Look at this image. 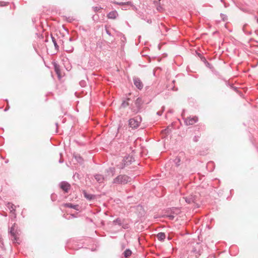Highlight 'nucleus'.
I'll list each match as a JSON object with an SVG mask.
<instances>
[{
  "mask_svg": "<svg viewBox=\"0 0 258 258\" xmlns=\"http://www.w3.org/2000/svg\"><path fill=\"white\" fill-rule=\"evenodd\" d=\"M130 177L125 174H120L116 177L112 181L113 184H125L130 181Z\"/></svg>",
  "mask_w": 258,
  "mask_h": 258,
  "instance_id": "obj_1",
  "label": "nucleus"
},
{
  "mask_svg": "<svg viewBox=\"0 0 258 258\" xmlns=\"http://www.w3.org/2000/svg\"><path fill=\"white\" fill-rule=\"evenodd\" d=\"M135 161V158L132 155H128L123 157L122 162L120 163L119 168L122 169L125 167L131 164Z\"/></svg>",
  "mask_w": 258,
  "mask_h": 258,
  "instance_id": "obj_2",
  "label": "nucleus"
},
{
  "mask_svg": "<svg viewBox=\"0 0 258 258\" xmlns=\"http://www.w3.org/2000/svg\"><path fill=\"white\" fill-rule=\"evenodd\" d=\"M143 103V100L141 98L138 97L135 101V106L132 108V110L135 113L140 112L142 109V105Z\"/></svg>",
  "mask_w": 258,
  "mask_h": 258,
  "instance_id": "obj_3",
  "label": "nucleus"
},
{
  "mask_svg": "<svg viewBox=\"0 0 258 258\" xmlns=\"http://www.w3.org/2000/svg\"><path fill=\"white\" fill-rule=\"evenodd\" d=\"M141 120L142 118L141 116H139V118H138V117L131 118L128 120V125L130 127L133 128H136L139 126Z\"/></svg>",
  "mask_w": 258,
  "mask_h": 258,
  "instance_id": "obj_4",
  "label": "nucleus"
},
{
  "mask_svg": "<svg viewBox=\"0 0 258 258\" xmlns=\"http://www.w3.org/2000/svg\"><path fill=\"white\" fill-rule=\"evenodd\" d=\"M16 224L15 223L13 226L11 227V228L10 229L9 232L11 234V236L12 237V240L14 243H17L18 244L20 243V239L18 237H17L16 232H15V227Z\"/></svg>",
  "mask_w": 258,
  "mask_h": 258,
  "instance_id": "obj_5",
  "label": "nucleus"
},
{
  "mask_svg": "<svg viewBox=\"0 0 258 258\" xmlns=\"http://www.w3.org/2000/svg\"><path fill=\"white\" fill-rule=\"evenodd\" d=\"M59 187L65 193H68L71 188V185L68 182L63 181L59 183Z\"/></svg>",
  "mask_w": 258,
  "mask_h": 258,
  "instance_id": "obj_6",
  "label": "nucleus"
},
{
  "mask_svg": "<svg viewBox=\"0 0 258 258\" xmlns=\"http://www.w3.org/2000/svg\"><path fill=\"white\" fill-rule=\"evenodd\" d=\"M133 82L135 86L139 90H142L143 88V84L140 78L134 77Z\"/></svg>",
  "mask_w": 258,
  "mask_h": 258,
  "instance_id": "obj_7",
  "label": "nucleus"
},
{
  "mask_svg": "<svg viewBox=\"0 0 258 258\" xmlns=\"http://www.w3.org/2000/svg\"><path fill=\"white\" fill-rule=\"evenodd\" d=\"M198 121V118L197 116H194L193 117H189L188 118H186L184 120V122L185 123L186 125H192L194 124L195 123L197 122Z\"/></svg>",
  "mask_w": 258,
  "mask_h": 258,
  "instance_id": "obj_8",
  "label": "nucleus"
},
{
  "mask_svg": "<svg viewBox=\"0 0 258 258\" xmlns=\"http://www.w3.org/2000/svg\"><path fill=\"white\" fill-rule=\"evenodd\" d=\"M52 64L54 68V71L58 77L60 76V69L59 65L56 61H52Z\"/></svg>",
  "mask_w": 258,
  "mask_h": 258,
  "instance_id": "obj_9",
  "label": "nucleus"
},
{
  "mask_svg": "<svg viewBox=\"0 0 258 258\" xmlns=\"http://www.w3.org/2000/svg\"><path fill=\"white\" fill-rule=\"evenodd\" d=\"M185 202L188 204H191L195 202L196 196L194 195H190L187 197H184Z\"/></svg>",
  "mask_w": 258,
  "mask_h": 258,
  "instance_id": "obj_10",
  "label": "nucleus"
},
{
  "mask_svg": "<svg viewBox=\"0 0 258 258\" xmlns=\"http://www.w3.org/2000/svg\"><path fill=\"white\" fill-rule=\"evenodd\" d=\"M63 206L66 208H72L77 211L79 210V206L78 205H74L72 203H68L63 204Z\"/></svg>",
  "mask_w": 258,
  "mask_h": 258,
  "instance_id": "obj_11",
  "label": "nucleus"
},
{
  "mask_svg": "<svg viewBox=\"0 0 258 258\" xmlns=\"http://www.w3.org/2000/svg\"><path fill=\"white\" fill-rule=\"evenodd\" d=\"M73 158H75L76 161L80 164H82L84 162L83 158L79 154L74 153L73 156Z\"/></svg>",
  "mask_w": 258,
  "mask_h": 258,
  "instance_id": "obj_12",
  "label": "nucleus"
},
{
  "mask_svg": "<svg viewBox=\"0 0 258 258\" xmlns=\"http://www.w3.org/2000/svg\"><path fill=\"white\" fill-rule=\"evenodd\" d=\"M83 195L84 197L89 201H91L95 199L96 196L93 194H90L87 192L85 190H84Z\"/></svg>",
  "mask_w": 258,
  "mask_h": 258,
  "instance_id": "obj_13",
  "label": "nucleus"
},
{
  "mask_svg": "<svg viewBox=\"0 0 258 258\" xmlns=\"http://www.w3.org/2000/svg\"><path fill=\"white\" fill-rule=\"evenodd\" d=\"M237 7L238 8V9L239 10H240L241 11H242L244 13H247V14H251V15H253V13H254V11L253 10H250V9H248L247 8L239 7L238 6H237Z\"/></svg>",
  "mask_w": 258,
  "mask_h": 258,
  "instance_id": "obj_14",
  "label": "nucleus"
},
{
  "mask_svg": "<svg viewBox=\"0 0 258 258\" xmlns=\"http://www.w3.org/2000/svg\"><path fill=\"white\" fill-rule=\"evenodd\" d=\"M156 237L159 241L163 242L166 238V234L165 233L161 232L157 234Z\"/></svg>",
  "mask_w": 258,
  "mask_h": 258,
  "instance_id": "obj_15",
  "label": "nucleus"
},
{
  "mask_svg": "<svg viewBox=\"0 0 258 258\" xmlns=\"http://www.w3.org/2000/svg\"><path fill=\"white\" fill-rule=\"evenodd\" d=\"M118 16V13L116 11H113L110 12L107 14V18L110 19H115Z\"/></svg>",
  "mask_w": 258,
  "mask_h": 258,
  "instance_id": "obj_16",
  "label": "nucleus"
},
{
  "mask_svg": "<svg viewBox=\"0 0 258 258\" xmlns=\"http://www.w3.org/2000/svg\"><path fill=\"white\" fill-rule=\"evenodd\" d=\"M196 245L197 246H194L191 252L196 254V256H197L201 255V250L200 248L198 247L199 246L198 243H197Z\"/></svg>",
  "mask_w": 258,
  "mask_h": 258,
  "instance_id": "obj_17",
  "label": "nucleus"
},
{
  "mask_svg": "<svg viewBox=\"0 0 258 258\" xmlns=\"http://www.w3.org/2000/svg\"><path fill=\"white\" fill-rule=\"evenodd\" d=\"M94 178L97 180V181L100 183H102L104 179L103 176L99 174L95 175Z\"/></svg>",
  "mask_w": 258,
  "mask_h": 258,
  "instance_id": "obj_18",
  "label": "nucleus"
},
{
  "mask_svg": "<svg viewBox=\"0 0 258 258\" xmlns=\"http://www.w3.org/2000/svg\"><path fill=\"white\" fill-rule=\"evenodd\" d=\"M169 213L175 215H177L180 213V210L179 209L177 208L173 207L170 210H169Z\"/></svg>",
  "mask_w": 258,
  "mask_h": 258,
  "instance_id": "obj_19",
  "label": "nucleus"
},
{
  "mask_svg": "<svg viewBox=\"0 0 258 258\" xmlns=\"http://www.w3.org/2000/svg\"><path fill=\"white\" fill-rule=\"evenodd\" d=\"M115 168L113 167H110L106 169V172L109 175H111L113 176L115 173Z\"/></svg>",
  "mask_w": 258,
  "mask_h": 258,
  "instance_id": "obj_20",
  "label": "nucleus"
},
{
  "mask_svg": "<svg viewBox=\"0 0 258 258\" xmlns=\"http://www.w3.org/2000/svg\"><path fill=\"white\" fill-rule=\"evenodd\" d=\"M124 220H122L119 218H117L113 221L112 223L114 225H118L119 226L122 225V222Z\"/></svg>",
  "mask_w": 258,
  "mask_h": 258,
  "instance_id": "obj_21",
  "label": "nucleus"
},
{
  "mask_svg": "<svg viewBox=\"0 0 258 258\" xmlns=\"http://www.w3.org/2000/svg\"><path fill=\"white\" fill-rule=\"evenodd\" d=\"M118 5H122V6H124V10H126L127 9V7L126 6H133V3L131 2H126V3H117Z\"/></svg>",
  "mask_w": 258,
  "mask_h": 258,
  "instance_id": "obj_22",
  "label": "nucleus"
},
{
  "mask_svg": "<svg viewBox=\"0 0 258 258\" xmlns=\"http://www.w3.org/2000/svg\"><path fill=\"white\" fill-rule=\"evenodd\" d=\"M51 38L52 40V41L54 44L55 49L57 51L59 49V46L58 45L57 42L55 39V38L52 36V35H51Z\"/></svg>",
  "mask_w": 258,
  "mask_h": 258,
  "instance_id": "obj_23",
  "label": "nucleus"
},
{
  "mask_svg": "<svg viewBox=\"0 0 258 258\" xmlns=\"http://www.w3.org/2000/svg\"><path fill=\"white\" fill-rule=\"evenodd\" d=\"M132 253V251L130 249H126L124 252H123V256L124 257L127 258L129 257Z\"/></svg>",
  "mask_w": 258,
  "mask_h": 258,
  "instance_id": "obj_24",
  "label": "nucleus"
},
{
  "mask_svg": "<svg viewBox=\"0 0 258 258\" xmlns=\"http://www.w3.org/2000/svg\"><path fill=\"white\" fill-rule=\"evenodd\" d=\"M127 101L123 100L121 104V106L123 108H125L129 105V103L128 102V101L130 100V98H127L126 99Z\"/></svg>",
  "mask_w": 258,
  "mask_h": 258,
  "instance_id": "obj_25",
  "label": "nucleus"
},
{
  "mask_svg": "<svg viewBox=\"0 0 258 258\" xmlns=\"http://www.w3.org/2000/svg\"><path fill=\"white\" fill-rule=\"evenodd\" d=\"M166 217L167 218H168L169 220H173L175 217V216L174 215L170 213L169 211L167 212V214L166 215Z\"/></svg>",
  "mask_w": 258,
  "mask_h": 258,
  "instance_id": "obj_26",
  "label": "nucleus"
},
{
  "mask_svg": "<svg viewBox=\"0 0 258 258\" xmlns=\"http://www.w3.org/2000/svg\"><path fill=\"white\" fill-rule=\"evenodd\" d=\"M174 163L176 165V166H178L180 165V159L178 157H176L175 159L173 160Z\"/></svg>",
  "mask_w": 258,
  "mask_h": 258,
  "instance_id": "obj_27",
  "label": "nucleus"
},
{
  "mask_svg": "<svg viewBox=\"0 0 258 258\" xmlns=\"http://www.w3.org/2000/svg\"><path fill=\"white\" fill-rule=\"evenodd\" d=\"M7 206L9 209L10 210H11L13 209H16V206L14 204H13L12 203H8L7 204Z\"/></svg>",
  "mask_w": 258,
  "mask_h": 258,
  "instance_id": "obj_28",
  "label": "nucleus"
},
{
  "mask_svg": "<svg viewBox=\"0 0 258 258\" xmlns=\"http://www.w3.org/2000/svg\"><path fill=\"white\" fill-rule=\"evenodd\" d=\"M120 226H121L122 228L124 229H127L129 228L128 224L127 223H123V221H122V225H121Z\"/></svg>",
  "mask_w": 258,
  "mask_h": 258,
  "instance_id": "obj_29",
  "label": "nucleus"
},
{
  "mask_svg": "<svg viewBox=\"0 0 258 258\" xmlns=\"http://www.w3.org/2000/svg\"><path fill=\"white\" fill-rule=\"evenodd\" d=\"M92 9H93L94 11L95 12H98L100 9H102L100 7H93Z\"/></svg>",
  "mask_w": 258,
  "mask_h": 258,
  "instance_id": "obj_30",
  "label": "nucleus"
},
{
  "mask_svg": "<svg viewBox=\"0 0 258 258\" xmlns=\"http://www.w3.org/2000/svg\"><path fill=\"white\" fill-rule=\"evenodd\" d=\"M80 86L82 87H84L86 86V82L84 80H82L79 83Z\"/></svg>",
  "mask_w": 258,
  "mask_h": 258,
  "instance_id": "obj_31",
  "label": "nucleus"
},
{
  "mask_svg": "<svg viewBox=\"0 0 258 258\" xmlns=\"http://www.w3.org/2000/svg\"><path fill=\"white\" fill-rule=\"evenodd\" d=\"M206 66L210 69H212L213 68V66L212 65L209 63L208 61H206L205 63Z\"/></svg>",
  "mask_w": 258,
  "mask_h": 258,
  "instance_id": "obj_32",
  "label": "nucleus"
},
{
  "mask_svg": "<svg viewBox=\"0 0 258 258\" xmlns=\"http://www.w3.org/2000/svg\"><path fill=\"white\" fill-rule=\"evenodd\" d=\"M74 49V48L72 46H71L70 47H68V49H66L65 50L68 52H72Z\"/></svg>",
  "mask_w": 258,
  "mask_h": 258,
  "instance_id": "obj_33",
  "label": "nucleus"
},
{
  "mask_svg": "<svg viewBox=\"0 0 258 258\" xmlns=\"http://www.w3.org/2000/svg\"><path fill=\"white\" fill-rule=\"evenodd\" d=\"M220 16L223 21H225L226 20L227 16L221 13Z\"/></svg>",
  "mask_w": 258,
  "mask_h": 258,
  "instance_id": "obj_34",
  "label": "nucleus"
},
{
  "mask_svg": "<svg viewBox=\"0 0 258 258\" xmlns=\"http://www.w3.org/2000/svg\"><path fill=\"white\" fill-rule=\"evenodd\" d=\"M7 3L3 1H0V7H4L7 6Z\"/></svg>",
  "mask_w": 258,
  "mask_h": 258,
  "instance_id": "obj_35",
  "label": "nucleus"
},
{
  "mask_svg": "<svg viewBox=\"0 0 258 258\" xmlns=\"http://www.w3.org/2000/svg\"><path fill=\"white\" fill-rule=\"evenodd\" d=\"M74 20V19L72 17H69L67 18V21L68 22H72Z\"/></svg>",
  "mask_w": 258,
  "mask_h": 258,
  "instance_id": "obj_36",
  "label": "nucleus"
},
{
  "mask_svg": "<svg viewBox=\"0 0 258 258\" xmlns=\"http://www.w3.org/2000/svg\"><path fill=\"white\" fill-rule=\"evenodd\" d=\"M199 136H195L194 138H193V141L195 142H197L199 140Z\"/></svg>",
  "mask_w": 258,
  "mask_h": 258,
  "instance_id": "obj_37",
  "label": "nucleus"
},
{
  "mask_svg": "<svg viewBox=\"0 0 258 258\" xmlns=\"http://www.w3.org/2000/svg\"><path fill=\"white\" fill-rule=\"evenodd\" d=\"M15 212H16V209H13L11 210H10V212L14 215V217H16V214L15 213Z\"/></svg>",
  "mask_w": 258,
  "mask_h": 258,
  "instance_id": "obj_38",
  "label": "nucleus"
},
{
  "mask_svg": "<svg viewBox=\"0 0 258 258\" xmlns=\"http://www.w3.org/2000/svg\"><path fill=\"white\" fill-rule=\"evenodd\" d=\"M201 60L203 62H204V63L207 61V60H206V58L203 56H201Z\"/></svg>",
  "mask_w": 258,
  "mask_h": 258,
  "instance_id": "obj_39",
  "label": "nucleus"
},
{
  "mask_svg": "<svg viewBox=\"0 0 258 258\" xmlns=\"http://www.w3.org/2000/svg\"><path fill=\"white\" fill-rule=\"evenodd\" d=\"M59 155H60V157H61L62 156V153H59ZM58 162H59V163H62L63 162V160L62 159H61V157H60V159H59Z\"/></svg>",
  "mask_w": 258,
  "mask_h": 258,
  "instance_id": "obj_40",
  "label": "nucleus"
},
{
  "mask_svg": "<svg viewBox=\"0 0 258 258\" xmlns=\"http://www.w3.org/2000/svg\"><path fill=\"white\" fill-rule=\"evenodd\" d=\"M214 74H215L216 75L218 76V78H219V79H222V77H221V76L219 75V73H218V72L215 71V72H214Z\"/></svg>",
  "mask_w": 258,
  "mask_h": 258,
  "instance_id": "obj_41",
  "label": "nucleus"
},
{
  "mask_svg": "<svg viewBox=\"0 0 258 258\" xmlns=\"http://www.w3.org/2000/svg\"><path fill=\"white\" fill-rule=\"evenodd\" d=\"M106 33H107V35H108L109 36H112V35H111V33H110V32L108 30H107V29H106Z\"/></svg>",
  "mask_w": 258,
  "mask_h": 258,
  "instance_id": "obj_42",
  "label": "nucleus"
},
{
  "mask_svg": "<svg viewBox=\"0 0 258 258\" xmlns=\"http://www.w3.org/2000/svg\"><path fill=\"white\" fill-rule=\"evenodd\" d=\"M253 15V18L256 21V23H258V17L254 15V14Z\"/></svg>",
  "mask_w": 258,
  "mask_h": 258,
  "instance_id": "obj_43",
  "label": "nucleus"
},
{
  "mask_svg": "<svg viewBox=\"0 0 258 258\" xmlns=\"http://www.w3.org/2000/svg\"><path fill=\"white\" fill-rule=\"evenodd\" d=\"M225 82H226V84L227 86H230V87L233 88V87L232 85H230V84H229V83L228 82H227V81H225Z\"/></svg>",
  "mask_w": 258,
  "mask_h": 258,
  "instance_id": "obj_44",
  "label": "nucleus"
},
{
  "mask_svg": "<svg viewBox=\"0 0 258 258\" xmlns=\"http://www.w3.org/2000/svg\"><path fill=\"white\" fill-rule=\"evenodd\" d=\"M162 113V112H161V111H158V112H157V113H156V114H157V115H160H160H161Z\"/></svg>",
  "mask_w": 258,
  "mask_h": 258,
  "instance_id": "obj_45",
  "label": "nucleus"
},
{
  "mask_svg": "<svg viewBox=\"0 0 258 258\" xmlns=\"http://www.w3.org/2000/svg\"><path fill=\"white\" fill-rule=\"evenodd\" d=\"M10 108V107L8 105V106L5 109L4 111H8Z\"/></svg>",
  "mask_w": 258,
  "mask_h": 258,
  "instance_id": "obj_46",
  "label": "nucleus"
},
{
  "mask_svg": "<svg viewBox=\"0 0 258 258\" xmlns=\"http://www.w3.org/2000/svg\"><path fill=\"white\" fill-rule=\"evenodd\" d=\"M32 20L33 23H35L36 22V18H33L32 19Z\"/></svg>",
  "mask_w": 258,
  "mask_h": 258,
  "instance_id": "obj_47",
  "label": "nucleus"
},
{
  "mask_svg": "<svg viewBox=\"0 0 258 258\" xmlns=\"http://www.w3.org/2000/svg\"><path fill=\"white\" fill-rule=\"evenodd\" d=\"M197 55H198V56L199 57H200V58H201V56H203L201 53H197Z\"/></svg>",
  "mask_w": 258,
  "mask_h": 258,
  "instance_id": "obj_48",
  "label": "nucleus"
},
{
  "mask_svg": "<svg viewBox=\"0 0 258 258\" xmlns=\"http://www.w3.org/2000/svg\"><path fill=\"white\" fill-rule=\"evenodd\" d=\"M1 215L4 216L5 217L7 216V214L6 213H4V214H1Z\"/></svg>",
  "mask_w": 258,
  "mask_h": 258,
  "instance_id": "obj_49",
  "label": "nucleus"
},
{
  "mask_svg": "<svg viewBox=\"0 0 258 258\" xmlns=\"http://www.w3.org/2000/svg\"><path fill=\"white\" fill-rule=\"evenodd\" d=\"M73 40H73V38L72 37H70V39H69V41H73Z\"/></svg>",
  "mask_w": 258,
  "mask_h": 258,
  "instance_id": "obj_50",
  "label": "nucleus"
},
{
  "mask_svg": "<svg viewBox=\"0 0 258 258\" xmlns=\"http://www.w3.org/2000/svg\"><path fill=\"white\" fill-rule=\"evenodd\" d=\"M71 216L73 218H76V216L75 215V214H71Z\"/></svg>",
  "mask_w": 258,
  "mask_h": 258,
  "instance_id": "obj_51",
  "label": "nucleus"
},
{
  "mask_svg": "<svg viewBox=\"0 0 258 258\" xmlns=\"http://www.w3.org/2000/svg\"><path fill=\"white\" fill-rule=\"evenodd\" d=\"M174 88H175V87H174V86H173V87H172V90H175V91H176V90H177V88H176V89H174Z\"/></svg>",
  "mask_w": 258,
  "mask_h": 258,
  "instance_id": "obj_52",
  "label": "nucleus"
},
{
  "mask_svg": "<svg viewBox=\"0 0 258 258\" xmlns=\"http://www.w3.org/2000/svg\"><path fill=\"white\" fill-rule=\"evenodd\" d=\"M5 100L6 102H7V103H8L9 101H8V100L7 99H5Z\"/></svg>",
  "mask_w": 258,
  "mask_h": 258,
  "instance_id": "obj_53",
  "label": "nucleus"
},
{
  "mask_svg": "<svg viewBox=\"0 0 258 258\" xmlns=\"http://www.w3.org/2000/svg\"><path fill=\"white\" fill-rule=\"evenodd\" d=\"M8 162H9V160H7L6 161H5V163H8Z\"/></svg>",
  "mask_w": 258,
  "mask_h": 258,
  "instance_id": "obj_54",
  "label": "nucleus"
},
{
  "mask_svg": "<svg viewBox=\"0 0 258 258\" xmlns=\"http://www.w3.org/2000/svg\"><path fill=\"white\" fill-rule=\"evenodd\" d=\"M147 22L148 23H151V20H148Z\"/></svg>",
  "mask_w": 258,
  "mask_h": 258,
  "instance_id": "obj_55",
  "label": "nucleus"
},
{
  "mask_svg": "<svg viewBox=\"0 0 258 258\" xmlns=\"http://www.w3.org/2000/svg\"><path fill=\"white\" fill-rule=\"evenodd\" d=\"M55 125L57 127V126H58V123H55Z\"/></svg>",
  "mask_w": 258,
  "mask_h": 258,
  "instance_id": "obj_56",
  "label": "nucleus"
},
{
  "mask_svg": "<svg viewBox=\"0 0 258 258\" xmlns=\"http://www.w3.org/2000/svg\"><path fill=\"white\" fill-rule=\"evenodd\" d=\"M221 2H224V0H220Z\"/></svg>",
  "mask_w": 258,
  "mask_h": 258,
  "instance_id": "obj_57",
  "label": "nucleus"
},
{
  "mask_svg": "<svg viewBox=\"0 0 258 258\" xmlns=\"http://www.w3.org/2000/svg\"><path fill=\"white\" fill-rule=\"evenodd\" d=\"M168 239L169 240H170L171 239V238H170V237H168Z\"/></svg>",
  "mask_w": 258,
  "mask_h": 258,
  "instance_id": "obj_58",
  "label": "nucleus"
},
{
  "mask_svg": "<svg viewBox=\"0 0 258 258\" xmlns=\"http://www.w3.org/2000/svg\"><path fill=\"white\" fill-rule=\"evenodd\" d=\"M174 82H175L174 80L172 81V83H174Z\"/></svg>",
  "mask_w": 258,
  "mask_h": 258,
  "instance_id": "obj_59",
  "label": "nucleus"
},
{
  "mask_svg": "<svg viewBox=\"0 0 258 258\" xmlns=\"http://www.w3.org/2000/svg\"><path fill=\"white\" fill-rule=\"evenodd\" d=\"M123 39H125V36L123 35Z\"/></svg>",
  "mask_w": 258,
  "mask_h": 258,
  "instance_id": "obj_60",
  "label": "nucleus"
},
{
  "mask_svg": "<svg viewBox=\"0 0 258 258\" xmlns=\"http://www.w3.org/2000/svg\"><path fill=\"white\" fill-rule=\"evenodd\" d=\"M0 215H1V213H0Z\"/></svg>",
  "mask_w": 258,
  "mask_h": 258,
  "instance_id": "obj_61",
  "label": "nucleus"
}]
</instances>
